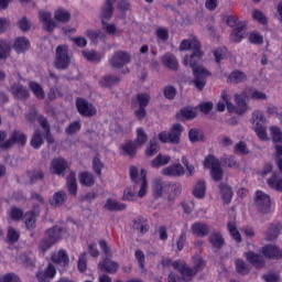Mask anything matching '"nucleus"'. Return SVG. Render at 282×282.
I'll return each instance as SVG.
<instances>
[{
  "mask_svg": "<svg viewBox=\"0 0 282 282\" xmlns=\"http://www.w3.org/2000/svg\"><path fill=\"white\" fill-rule=\"evenodd\" d=\"M0 282H21L15 273H7L1 278Z\"/></svg>",
  "mask_w": 282,
  "mask_h": 282,
  "instance_id": "obj_64",
  "label": "nucleus"
},
{
  "mask_svg": "<svg viewBox=\"0 0 282 282\" xmlns=\"http://www.w3.org/2000/svg\"><path fill=\"white\" fill-rule=\"evenodd\" d=\"M104 207L106 208V210H110V212H121V210H127V205L123 203H120L113 198H108L106 200V204L104 205Z\"/></svg>",
  "mask_w": 282,
  "mask_h": 282,
  "instance_id": "obj_30",
  "label": "nucleus"
},
{
  "mask_svg": "<svg viewBox=\"0 0 282 282\" xmlns=\"http://www.w3.org/2000/svg\"><path fill=\"white\" fill-rule=\"evenodd\" d=\"M262 279L265 281V282H279L281 281V276L276 273H265L262 275Z\"/></svg>",
  "mask_w": 282,
  "mask_h": 282,
  "instance_id": "obj_63",
  "label": "nucleus"
},
{
  "mask_svg": "<svg viewBox=\"0 0 282 282\" xmlns=\"http://www.w3.org/2000/svg\"><path fill=\"white\" fill-rule=\"evenodd\" d=\"M137 100L139 102V107L147 108L149 106V101L151 100V96L140 93L137 95Z\"/></svg>",
  "mask_w": 282,
  "mask_h": 282,
  "instance_id": "obj_59",
  "label": "nucleus"
},
{
  "mask_svg": "<svg viewBox=\"0 0 282 282\" xmlns=\"http://www.w3.org/2000/svg\"><path fill=\"white\" fill-rule=\"evenodd\" d=\"M66 169H69V163L63 158L54 159L51 163V171L54 175H62V177H65Z\"/></svg>",
  "mask_w": 282,
  "mask_h": 282,
  "instance_id": "obj_16",
  "label": "nucleus"
},
{
  "mask_svg": "<svg viewBox=\"0 0 282 282\" xmlns=\"http://www.w3.org/2000/svg\"><path fill=\"white\" fill-rule=\"evenodd\" d=\"M139 145L133 141L127 142L122 145L123 155H129V158H135V151H138Z\"/></svg>",
  "mask_w": 282,
  "mask_h": 282,
  "instance_id": "obj_43",
  "label": "nucleus"
},
{
  "mask_svg": "<svg viewBox=\"0 0 282 282\" xmlns=\"http://www.w3.org/2000/svg\"><path fill=\"white\" fill-rule=\"evenodd\" d=\"M243 34H246V22H241L232 30L230 39L234 43H239L241 39H243Z\"/></svg>",
  "mask_w": 282,
  "mask_h": 282,
  "instance_id": "obj_29",
  "label": "nucleus"
},
{
  "mask_svg": "<svg viewBox=\"0 0 282 282\" xmlns=\"http://www.w3.org/2000/svg\"><path fill=\"white\" fill-rule=\"evenodd\" d=\"M267 184L273 191L282 193V178L279 177V174L273 173L270 178H268Z\"/></svg>",
  "mask_w": 282,
  "mask_h": 282,
  "instance_id": "obj_35",
  "label": "nucleus"
},
{
  "mask_svg": "<svg viewBox=\"0 0 282 282\" xmlns=\"http://www.w3.org/2000/svg\"><path fill=\"white\" fill-rule=\"evenodd\" d=\"M163 94L167 100H173V98H175L177 95V89H175L173 86H165Z\"/></svg>",
  "mask_w": 282,
  "mask_h": 282,
  "instance_id": "obj_62",
  "label": "nucleus"
},
{
  "mask_svg": "<svg viewBox=\"0 0 282 282\" xmlns=\"http://www.w3.org/2000/svg\"><path fill=\"white\" fill-rule=\"evenodd\" d=\"M77 268L79 272H85L87 270V252H83L78 258Z\"/></svg>",
  "mask_w": 282,
  "mask_h": 282,
  "instance_id": "obj_58",
  "label": "nucleus"
},
{
  "mask_svg": "<svg viewBox=\"0 0 282 282\" xmlns=\"http://www.w3.org/2000/svg\"><path fill=\"white\" fill-rule=\"evenodd\" d=\"M281 235V225H271L265 231L264 239L265 241H276Z\"/></svg>",
  "mask_w": 282,
  "mask_h": 282,
  "instance_id": "obj_26",
  "label": "nucleus"
},
{
  "mask_svg": "<svg viewBox=\"0 0 282 282\" xmlns=\"http://www.w3.org/2000/svg\"><path fill=\"white\" fill-rule=\"evenodd\" d=\"M66 230L61 226H54L46 230L45 238H43L40 243L39 248L42 252H47L56 241H61L63 237H65Z\"/></svg>",
  "mask_w": 282,
  "mask_h": 282,
  "instance_id": "obj_2",
  "label": "nucleus"
},
{
  "mask_svg": "<svg viewBox=\"0 0 282 282\" xmlns=\"http://www.w3.org/2000/svg\"><path fill=\"white\" fill-rule=\"evenodd\" d=\"M198 268H199V265L191 268V267L184 264V267L180 273V274H182V280L186 281V282L193 281V276L197 275Z\"/></svg>",
  "mask_w": 282,
  "mask_h": 282,
  "instance_id": "obj_27",
  "label": "nucleus"
},
{
  "mask_svg": "<svg viewBox=\"0 0 282 282\" xmlns=\"http://www.w3.org/2000/svg\"><path fill=\"white\" fill-rule=\"evenodd\" d=\"M192 230L196 237H207V235L210 232V228H208V225L204 223H195L192 226Z\"/></svg>",
  "mask_w": 282,
  "mask_h": 282,
  "instance_id": "obj_34",
  "label": "nucleus"
},
{
  "mask_svg": "<svg viewBox=\"0 0 282 282\" xmlns=\"http://www.w3.org/2000/svg\"><path fill=\"white\" fill-rule=\"evenodd\" d=\"M270 131H271L272 142H274V144H282V131H281V128H279V127H271Z\"/></svg>",
  "mask_w": 282,
  "mask_h": 282,
  "instance_id": "obj_54",
  "label": "nucleus"
},
{
  "mask_svg": "<svg viewBox=\"0 0 282 282\" xmlns=\"http://www.w3.org/2000/svg\"><path fill=\"white\" fill-rule=\"evenodd\" d=\"M202 56L204 53L200 51V56L195 55V51L191 55H185L183 58V65L185 67H192L194 74V86L198 91H202L204 87H206V78L210 76V72L206 69L204 66H197V63L202 61Z\"/></svg>",
  "mask_w": 282,
  "mask_h": 282,
  "instance_id": "obj_1",
  "label": "nucleus"
},
{
  "mask_svg": "<svg viewBox=\"0 0 282 282\" xmlns=\"http://www.w3.org/2000/svg\"><path fill=\"white\" fill-rule=\"evenodd\" d=\"M129 63H131V55L124 51L116 52L110 58V65L115 67V69H120L124 67V65H129Z\"/></svg>",
  "mask_w": 282,
  "mask_h": 282,
  "instance_id": "obj_8",
  "label": "nucleus"
},
{
  "mask_svg": "<svg viewBox=\"0 0 282 282\" xmlns=\"http://www.w3.org/2000/svg\"><path fill=\"white\" fill-rule=\"evenodd\" d=\"M8 56H10V44L3 40H0V61H6Z\"/></svg>",
  "mask_w": 282,
  "mask_h": 282,
  "instance_id": "obj_55",
  "label": "nucleus"
},
{
  "mask_svg": "<svg viewBox=\"0 0 282 282\" xmlns=\"http://www.w3.org/2000/svg\"><path fill=\"white\" fill-rule=\"evenodd\" d=\"M66 199H67V193H65L64 191L57 192L53 196L52 205L53 206H63V204H65Z\"/></svg>",
  "mask_w": 282,
  "mask_h": 282,
  "instance_id": "obj_51",
  "label": "nucleus"
},
{
  "mask_svg": "<svg viewBox=\"0 0 282 282\" xmlns=\"http://www.w3.org/2000/svg\"><path fill=\"white\" fill-rule=\"evenodd\" d=\"M120 80H122V78L118 75L106 74L104 78L99 80V86L109 89L116 87V85H120Z\"/></svg>",
  "mask_w": 282,
  "mask_h": 282,
  "instance_id": "obj_21",
  "label": "nucleus"
},
{
  "mask_svg": "<svg viewBox=\"0 0 282 282\" xmlns=\"http://www.w3.org/2000/svg\"><path fill=\"white\" fill-rule=\"evenodd\" d=\"M39 17L40 21L44 23V30H46V32H54V29L56 28V22L54 21V19H52V13L40 11Z\"/></svg>",
  "mask_w": 282,
  "mask_h": 282,
  "instance_id": "obj_22",
  "label": "nucleus"
},
{
  "mask_svg": "<svg viewBox=\"0 0 282 282\" xmlns=\"http://www.w3.org/2000/svg\"><path fill=\"white\" fill-rule=\"evenodd\" d=\"M185 173L186 170H184V166L180 163L172 164L161 171V174L167 177H182Z\"/></svg>",
  "mask_w": 282,
  "mask_h": 282,
  "instance_id": "obj_19",
  "label": "nucleus"
},
{
  "mask_svg": "<svg viewBox=\"0 0 282 282\" xmlns=\"http://www.w3.org/2000/svg\"><path fill=\"white\" fill-rule=\"evenodd\" d=\"M14 144L21 148L25 147V144H28V134L19 129L12 130L9 134V139L0 143V149L8 151V149H12Z\"/></svg>",
  "mask_w": 282,
  "mask_h": 282,
  "instance_id": "obj_3",
  "label": "nucleus"
},
{
  "mask_svg": "<svg viewBox=\"0 0 282 282\" xmlns=\"http://www.w3.org/2000/svg\"><path fill=\"white\" fill-rule=\"evenodd\" d=\"M13 50L17 54H24V52L30 50V40L24 36L17 37L13 43Z\"/></svg>",
  "mask_w": 282,
  "mask_h": 282,
  "instance_id": "obj_23",
  "label": "nucleus"
},
{
  "mask_svg": "<svg viewBox=\"0 0 282 282\" xmlns=\"http://www.w3.org/2000/svg\"><path fill=\"white\" fill-rule=\"evenodd\" d=\"M171 162V156L165 155L163 156L162 154H159L153 161H152V166L153 169H158L159 166H164Z\"/></svg>",
  "mask_w": 282,
  "mask_h": 282,
  "instance_id": "obj_52",
  "label": "nucleus"
},
{
  "mask_svg": "<svg viewBox=\"0 0 282 282\" xmlns=\"http://www.w3.org/2000/svg\"><path fill=\"white\" fill-rule=\"evenodd\" d=\"M148 186L149 183L147 182V172L144 169H142L139 176V197L147 195Z\"/></svg>",
  "mask_w": 282,
  "mask_h": 282,
  "instance_id": "obj_37",
  "label": "nucleus"
},
{
  "mask_svg": "<svg viewBox=\"0 0 282 282\" xmlns=\"http://www.w3.org/2000/svg\"><path fill=\"white\" fill-rule=\"evenodd\" d=\"M182 131H184V128H182V124L174 123L171 128L170 132L163 131L159 133V140L163 144H180V138L182 137Z\"/></svg>",
  "mask_w": 282,
  "mask_h": 282,
  "instance_id": "obj_5",
  "label": "nucleus"
},
{
  "mask_svg": "<svg viewBox=\"0 0 282 282\" xmlns=\"http://www.w3.org/2000/svg\"><path fill=\"white\" fill-rule=\"evenodd\" d=\"M208 241L214 252H219V250L226 246V239H224L221 231L212 232L208 237Z\"/></svg>",
  "mask_w": 282,
  "mask_h": 282,
  "instance_id": "obj_14",
  "label": "nucleus"
},
{
  "mask_svg": "<svg viewBox=\"0 0 282 282\" xmlns=\"http://www.w3.org/2000/svg\"><path fill=\"white\" fill-rule=\"evenodd\" d=\"M262 254L265 259H275L278 261L282 259L281 248L272 243L262 247Z\"/></svg>",
  "mask_w": 282,
  "mask_h": 282,
  "instance_id": "obj_15",
  "label": "nucleus"
},
{
  "mask_svg": "<svg viewBox=\"0 0 282 282\" xmlns=\"http://www.w3.org/2000/svg\"><path fill=\"white\" fill-rule=\"evenodd\" d=\"M181 116H183L185 120H193V118L197 117V112H195L193 108L187 107L181 109Z\"/></svg>",
  "mask_w": 282,
  "mask_h": 282,
  "instance_id": "obj_61",
  "label": "nucleus"
},
{
  "mask_svg": "<svg viewBox=\"0 0 282 282\" xmlns=\"http://www.w3.org/2000/svg\"><path fill=\"white\" fill-rule=\"evenodd\" d=\"M236 102V113L238 116H243L246 111H248V104L246 102V97L243 95H235Z\"/></svg>",
  "mask_w": 282,
  "mask_h": 282,
  "instance_id": "obj_32",
  "label": "nucleus"
},
{
  "mask_svg": "<svg viewBox=\"0 0 282 282\" xmlns=\"http://www.w3.org/2000/svg\"><path fill=\"white\" fill-rule=\"evenodd\" d=\"M193 195L196 199H204V197H206V181L199 180L194 185Z\"/></svg>",
  "mask_w": 282,
  "mask_h": 282,
  "instance_id": "obj_31",
  "label": "nucleus"
},
{
  "mask_svg": "<svg viewBox=\"0 0 282 282\" xmlns=\"http://www.w3.org/2000/svg\"><path fill=\"white\" fill-rule=\"evenodd\" d=\"M170 191H171V183L162 181L161 178H155L152 182V193L156 199L159 197H162V195L169 193Z\"/></svg>",
  "mask_w": 282,
  "mask_h": 282,
  "instance_id": "obj_12",
  "label": "nucleus"
},
{
  "mask_svg": "<svg viewBox=\"0 0 282 282\" xmlns=\"http://www.w3.org/2000/svg\"><path fill=\"white\" fill-rule=\"evenodd\" d=\"M253 202H254V206H257L259 210H270V207L272 206V200L270 199V195L265 194L262 191L256 192Z\"/></svg>",
  "mask_w": 282,
  "mask_h": 282,
  "instance_id": "obj_10",
  "label": "nucleus"
},
{
  "mask_svg": "<svg viewBox=\"0 0 282 282\" xmlns=\"http://www.w3.org/2000/svg\"><path fill=\"white\" fill-rule=\"evenodd\" d=\"M79 184L82 186L91 187L94 184H96V180H94V174L89 172H80L78 174Z\"/></svg>",
  "mask_w": 282,
  "mask_h": 282,
  "instance_id": "obj_36",
  "label": "nucleus"
},
{
  "mask_svg": "<svg viewBox=\"0 0 282 282\" xmlns=\"http://www.w3.org/2000/svg\"><path fill=\"white\" fill-rule=\"evenodd\" d=\"M23 219L28 230H33V228H36V214L25 213Z\"/></svg>",
  "mask_w": 282,
  "mask_h": 282,
  "instance_id": "obj_48",
  "label": "nucleus"
},
{
  "mask_svg": "<svg viewBox=\"0 0 282 282\" xmlns=\"http://www.w3.org/2000/svg\"><path fill=\"white\" fill-rule=\"evenodd\" d=\"M162 63L163 65L169 67V69H177V67L180 66V64L177 63V58H175L171 53L163 55Z\"/></svg>",
  "mask_w": 282,
  "mask_h": 282,
  "instance_id": "obj_39",
  "label": "nucleus"
},
{
  "mask_svg": "<svg viewBox=\"0 0 282 282\" xmlns=\"http://www.w3.org/2000/svg\"><path fill=\"white\" fill-rule=\"evenodd\" d=\"M148 140H149V137L147 135V132H144V129L138 128L134 144H137V147H139L140 149L141 147H144V144H147Z\"/></svg>",
  "mask_w": 282,
  "mask_h": 282,
  "instance_id": "obj_46",
  "label": "nucleus"
},
{
  "mask_svg": "<svg viewBox=\"0 0 282 282\" xmlns=\"http://www.w3.org/2000/svg\"><path fill=\"white\" fill-rule=\"evenodd\" d=\"M53 263H59L63 264L64 268H67L69 265V256H67V252L65 250H59L57 253L52 256Z\"/></svg>",
  "mask_w": 282,
  "mask_h": 282,
  "instance_id": "obj_33",
  "label": "nucleus"
},
{
  "mask_svg": "<svg viewBox=\"0 0 282 282\" xmlns=\"http://www.w3.org/2000/svg\"><path fill=\"white\" fill-rule=\"evenodd\" d=\"M218 188H219L224 204H230V202H232V187H230L226 183H220L218 185Z\"/></svg>",
  "mask_w": 282,
  "mask_h": 282,
  "instance_id": "obj_25",
  "label": "nucleus"
},
{
  "mask_svg": "<svg viewBox=\"0 0 282 282\" xmlns=\"http://www.w3.org/2000/svg\"><path fill=\"white\" fill-rule=\"evenodd\" d=\"M80 121H74L66 128V133L68 135H74V133H78L80 131Z\"/></svg>",
  "mask_w": 282,
  "mask_h": 282,
  "instance_id": "obj_60",
  "label": "nucleus"
},
{
  "mask_svg": "<svg viewBox=\"0 0 282 282\" xmlns=\"http://www.w3.org/2000/svg\"><path fill=\"white\" fill-rule=\"evenodd\" d=\"M160 151V147L158 145V141L155 139L150 140L149 145L147 147L145 150V155L148 158H153Z\"/></svg>",
  "mask_w": 282,
  "mask_h": 282,
  "instance_id": "obj_53",
  "label": "nucleus"
},
{
  "mask_svg": "<svg viewBox=\"0 0 282 282\" xmlns=\"http://www.w3.org/2000/svg\"><path fill=\"white\" fill-rule=\"evenodd\" d=\"M245 256L247 261L251 263L256 270H262V268H265V258H263V256L258 254L254 251H247Z\"/></svg>",
  "mask_w": 282,
  "mask_h": 282,
  "instance_id": "obj_17",
  "label": "nucleus"
},
{
  "mask_svg": "<svg viewBox=\"0 0 282 282\" xmlns=\"http://www.w3.org/2000/svg\"><path fill=\"white\" fill-rule=\"evenodd\" d=\"M227 228H228L229 234L231 235L232 239H235V241H237V243H241V241H242L241 234L239 232V229H237V225L235 224V221L229 220L227 224Z\"/></svg>",
  "mask_w": 282,
  "mask_h": 282,
  "instance_id": "obj_44",
  "label": "nucleus"
},
{
  "mask_svg": "<svg viewBox=\"0 0 282 282\" xmlns=\"http://www.w3.org/2000/svg\"><path fill=\"white\" fill-rule=\"evenodd\" d=\"M30 184H36V182H43L45 173L42 170H31L28 172Z\"/></svg>",
  "mask_w": 282,
  "mask_h": 282,
  "instance_id": "obj_41",
  "label": "nucleus"
},
{
  "mask_svg": "<svg viewBox=\"0 0 282 282\" xmlns=\"http://www.w3.org/2000/svg\"><path fill=\"white\" fill-rule=\"evenodd\" d=\"M30 144L33 149H41V147H43V135L41 134V130H34Z\"/></svg>",
  "mask_w": 282,
  "mask_h": 282,
  "instance_id": "obj_42",
  "label": "nucleus"
},
{
  "mask_svg": "<svg viewBox=\"0 0 282 282\" xmlns=\"http://www.w3.org/2000/svg\"><path fill=\"white\" fill-rule=\"evenodd\" d=\"M98 268L101 272H107L108 274H116L120 264L118 262L112 261L111 258H104L101 262L98 263Z\"/></svg>",
  "mask_w": 282,
  "mask_h": 282,
  "instance_id": "obj_18",
  "label": "nucleus"
},
{
  "mask_svg": "<svg viewBox=\"0 0 282 282\" xmlns=\"http://www.w3.org/2000/svg\"><path fill=\"white\" fill-rule=\"evenodd\" d=\"M11 94L15 100H28L30 98V90L21 83H13L11 85Z\"/></svg>",
  "mask_w": 282,
  "mask_h": 282,
  "instance_id": "obj_13",
  "label": "nucleus"
},
{
  "mask_svg": "<svg viewBox=\"0 0 282 282\" xmlns=\"http://www.w3.org/2000/svg\"><path fill=\"white\" fill-rule=\"evenodd\" d=\"M130 180L132 182V187L127 188L123 192V199H127L128 202L134 200L135 196L139 195L140 191V174L138 172V167L130 166Z\"/></svg>",
  "mask_w": 282,
  "mask_h": 282,
  "instance_id": "obj_4",
  "label": "nucleus"
},
{
  "mask_svg": "<svg viewBox=\"0 0 282 282\" xmlns=\"http://www.w3.org/2000/svg\"><path fill=\"white\" fill-rule=\"evenodd\" d=\"M76 108L80 116H84L85 118H91L96 116V107L83 98H78L76 100Z\"/></svg>",
  "mask_w": 282,
  "mask_h": 282,
  "instance_id": "obj_9",
  "label": "nucleus"
},
{
  "mask_svg": "<svg viewBox=\"0 0 282 282\" xmlns=\"http://www.w3.org/2000/svg\"><path fill=\"white\" fill-rule=\"evenodd\" d=\"M66 188L69 195L76 197L78 195V183H76V173L70 172L66 177Z\"/></svg>",
  "mask_w": 282,
  "mask_h": 282,
  "instance_id": "obj_24",
  "label": "nucleus"
},
{
  "mask_svg": "<svg viewBox=\"0 0 282 282\" xmlns=\"http://www.w3.org/2000/svg\"><path fill=\"white\" fill-rule=\"evenodd\" d=\"M180 52H186L192 50L194 52V56H202V44L197 39L193 40H183L178 47Z\"/></svg>",
  "mask_w": 282,
  "mask_h": 282,
  "instance_id": "obj_11",
  "label": "nucleus"
},
{
  "mask_svg": "<svg viewBox=\"0 0 282 282\" xmlns=\"http://www.w3.org/2000/svg\"><path fill=\"white\" fill-rule=\"evenodd\" d=\"M188 138L191 142H199L204 138V133L198 129H191L188 132Z\"/></svg>",
  "mask_w": 282,
  "mask_h": 282,
  "instance_id": "obj_57",
  "label": "nucleus"
},
{
  "mask_svg": "<svg viewBox=\"0 0 282 282\" xmlns=\"http://www.w3.org/2000/svg\"><path fill=\"white\" fill-rule=\"evenodd\" d=\"M83 56L90 63H100L102 61V55L96 53V51H83Z\"/></svg>",
  "mask_w": 282,
  "mask_h": 282,
  "instance_id": "obj_49",
  "label": "nucleus"
},
{
  "mask_svg": "<svg viewBox=\"0 0 282 282\" xmlns=\"http://www.w3.org/2000/svg\"><path fill=\"white\" fill-rule=\"evenodd\" d=\"M236 272L241 276H246V274H250V267L246 261L238 259L236 260Z\"/></svg>",
  "mask_w": 282,
  "mask_h": 282,
  "instance_id": "obj_47",
  "label": "nucleus"
},
{
  "mask_svg": "<svg viewBox=\"0 0 282 282\" xmlns=\"http://www.w3.org/2000/svg\"><path fill=\"white\" fill-rule=\"evenodd\" d=\"M31 91H33L35 98L37 100H43L45 98V90H43V86L36 82H31L29 85Z\"/></svg>",
  "mask_w": 282,
  "mask_h": 282,
  "instance_id": "obj_40",
  "label": "nucleus"
},
{
  "mask_svg": "<svg viewBox=\"0 0 282 282\" xmlns=\"http://www.w3.org/2000/svg\"><path fill=\"white\" fill-rule=\"evenodd\" d=\"M251 124L257 126V123L259 122L260 124H265V117H263V112L259 111V110H254L252 112V117L250 119Z\"/></svg>",
  "mask_w": 282,
  "mask_h": 282,
  "instance_id": "obj_56",
  "label": "nucleus"
},
{
  "mask_svg": "<svg viewBox=\"0 0 282 282\" xmlns=\"http://www.w3.org/2000/svg\"><path fill=\"white\" fill-rule=\"evenodd\" d=\"M253 129H254L256 135L259 138V140H262L263 142L269 140L268 130H267L264 123L258 122L256 126H253Z\"/></svg>",
  "mask_w": 282,
  "mask_h": 282,
  "instance_id": "obj_45",
  "label": "nucleus"
},
{
  "mask_svg": "<svg viewBox=\"0 0 282 282\" xmlns=\"http://www.w3.org/2000/svg\"><path fill=\"white\" fill-rule=\"evenodd\" d=\"M205 169H210V175L214 182H221L224 180V170L221 163L214 155H208L204 161Z\"/></svg>",
  "mask_w": 282,
  "mask_h": 282,
  "instance_id": "obj_6",
  "label": "nucleus"
},
{
  "mask_svg": "<svg viewBox=\"0 0 282 282\" xmlns=\"http://www.w3.org/2000/svg\"><path fill=\"white\" fill-rule=\"evenodd\" d=\"M230 83L239 84V83H246L248 80V77L243 74L241 70H235L229 75Z\"/></svg>",
  "mask_w": 282,
  "mask_h": 282,
  "instance_id": "obj_50",
  "label": "nucleus"
},
{
  "mask_svg": "<svg viewBox=\"0 0 282 282\" xmlns=\"http://www.w3.org/2000/svg\"><path fill=\"white\" fill-rule=\"evenodd\" d=\"M69 54L67 53V46L59 45L55 50V68L56 69H67L69 67Z\"/></svg>",
  "mask_w": 282,
  "mask_h": 282,
  "instance_id": "obj_7",
  "label": "nucleus"
},
{
  "mask_svg": "<svg viewBox=\"0 0 282 282\" xmlns=\"http://www.w3.org/2000/svg\"><path fill=\"white\" fill-rule=\"evenodd\" d=\"M113 3L116 0H106L104 7L101 8V21H109L113 17Z\"/></svg>",
  "mask_w": 282,
  "mask_h": 282,
  "instance_id": "obj_28",
  "label": "nucleus"
},
{
  "mask_svg": "<svg viewBox=\"0 0 282 282\" xmlns=\"http://www.w3.org/2000/svg\"><path fill=\"white\" fill-rule=\"evenodd\" d=\"M54 19L59 23H69V19H72V14L69 13V11L63 8H59L54 12Z\"/></svg>",
  "mask_w": 282,
  "mask_h": 282,
  "instance_id": "obj_38",
  "label": "nucleus"
},
{
  "mask_svg": "<svg viewBox=\"0 0 282 282\" xmlns=\"http://www.w3.org/2000/svg\"><path fill=\"white\" fill-rule=\"evenodd\" d=\"M56 276V267L50 263L44 271H40L36 273V279L39 282H50L52 279Z\"/></svg>",
  "mask_w": 282,
  "mask_h": 282,
  "instance_id": "obj_20",
  "label": "nucleus"
}]
</instances>
